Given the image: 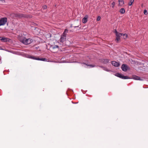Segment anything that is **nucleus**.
Here are the masks:
<instances>
[{
	"mask_svg": "<svg viewBox=\"0 0 148 148\" xmlns=\"http://www.w3.org/2000/svg\"><path fill=\"white\" fill-rule=\"evenodd\" d=\"M39 47H36V49H38V48H39Z\"/></svg>",
	"mask_w": 148,
	"mask_h": 148,
	"instance_id": "31",
	"label": "nucleus"
},
{
	"mask_svg": "<svg viewBox=\"0 0 148 148\" xmlns=\"http://www.w3.org/2000/svg\"><path fill=\"white\" fill-rule=\"evenodd\" d=\"M59 47H50V50L53 53H55L56 52V51H53V50L55 49L58 48Z\"/></svg>",
	"mask_w": 148,
	"mask_h": 148,
	"instance_id": "13",
	"label": "nucleus"
},
{
	"mask_svg": "<svg viewBox=\"0 0 148 148\" xmlns=\"http://www.w3.org/2000/svg\"><path fill=\"white\" fill-rule=\"evenodd\" d=\"M28 57L34 60H41L44 61H47V59L45 58H39L38 57H36L34 56H31L30 55H28Z\"/></svg>",
	"mask_w": 148,
	"mask_h": 148,
	"instance_id": "2",
	"label": "nucleus"
},
{
	"mask_svg": "<svg viewBox=\"0 0 148 148\" xmlns=\"http://www.w3.org/2000/svg\"><path fill=\"white\" fill-rule=\"evenodd\" d=\"M28 34L26 32H23L22 34L21 35V36H20V37L19 38L22 36H24V37H25V36H27V35Z\"/></svg>",
	"mask_w": 148,
	"mask_h": 148,
	"instance_id": "18",
	"label": "nucleus"
},
{
	"mask_svg": "<svg viewBox=\"0 0 148 148\" xmlns=\"http://www.w3.org/2000/svg\"><path fill=\"white\" fill-rule=\"evenodd\" d=\"M2 40L1 41L2 42H6L8 41L9 40V38L2 37V38H1Z\"/></svg>",
	"mask_w": 148,
	"mask_h": 148,
	"instance_id": "14",
	"label": "nucleus"
},
{
	"mask_svg": "<svg viewBox=\"0 0 148 148\" xmlns=\"http://www.w3.org/2000/svg\"><path fill=\"white\" fill-rule=\"evenodd\" d=\"M47 47L46 48H47V47Z\"/></svg>",
	"mask_w": 148,
	"mask_h": 148,
	"instance_id": "35",
	"label": "nucleus"
},
{
	"mask_svg": "<svg viewBox=\"0 0 148 148\" xmlns=\"http://www.w3.org/2000/svg\"><path fill=\"white\" fill-rule=\"evenodd\" d=\"M7 22L6 17L2 18L0 19V26L5 25Z\"/></svg>",
	"mask_w": 148,
	"mask_h": 148,
	"instance_id": "3",
	"label": "nucleus"
},
{
	"mask_svg": "<svg viewBox=\"0 0 148 148\" xmlns=\"http://www.w3.org/2000/svg\"><path fill=\"white\" fill-rule=\"evenodd\" d=\"M39 51H42H42H41V50H40H40H39Z\"/></svg>",
	"mask_w": 148,
	"mask_h": 148,
	"instance_id": "33",
	"label": "nucleus"
},
{
	"mask_svg": "<svg viewBox=\"0 0 148 148\" xmlns=\"http://www.w3.org/2000/svg\"><path fill=\"white\" fill-rule=\"evenodd\" d=\"M115 75L123 79H127L130 78L128 76H124L123 75L118 73H116Z\"/></svg>",
	"mask_w": 148,
	"mask_h": 148,
	"instance_id": "4",
	"label": "nucleus"
},
{
	"mask_svg": "<svg viewBox=\"0 0 148 148\" xmlns=\"http://www.w3.org/2000/svg\"><path fill=\"white\" fill-rule=\"evenodd\" d=\"M99 67H101V68H102L104 70H105L107 71H109L105 67H104L102 66H99Z\"/></svg>",
	"mask_w": 148,
	"mask_h": 148,
	"instance_id": "16",
	"label": "nucleus"
},
{
	"mask_svg": "<svg viewBox=\"0 0 148 148\" xmlns=\"http://www.w3.org/2000/svg\"><path fill=\"white\" fill-rule=\"evenodd\" d=\"M2 38V37H0V40H2L1 38Z\"/></svg>",
	"mask_w": 148,
	"mask_h": 148,
	"instance_id": "30",
	"label": "nucleus"
},
{
	"mask_svg": "<svg viewBox=\"0 0 148 148\" xmlns=\"http://www.w3.org/2000/svg\"><path fill=\"white\" fill-rule=\"evenodd\" d=\"M109 61L110 60L108 59H101L99 60L100 62L104 64H106L108 63Z\"/></svg>",
	"mask_w": 148,
	"mask_h": 148,
	"instance_id": "7",
	"label": "nucleus"
},
{
	"mask_svg": "<svg viewBox=\"0 0 148 148\" xmlns=\"http://www.w3.org/2000/svg\"><path fill=\"white\" fill-rule=\"evenodd\" d=\"M0 1H1L2 2V3H5V0H0Z\"/></svg>",
	"mask_w": 148,
	"mask_h": 148,
	"instance_id": "29",
	"label": "nucleus"
},
{
	"mask_svg": "<svg viewBox=\"0 0 148 148\" xmlns=\"http://www.w3.org/2000/svg\"><path fill=\"white\" fill-rule=\"evenodd\" d=\"M66 36L62 34L60 39V42L63 43L64 42L66 39Z\"/></svg>",
	"mask_w": 148,
	"mask_h": 148,
	"instance_id": "6",
	"label": "nucleus"
},
{
	"mask_svg": "<svg viewBox=\"0 0 148 148\" xmlns=\"http://www.w3.org/2000/svg\"><path fill=\"white\" fill-rule=\"evenodd\" d=\"M114 32L115 33L116 35L117 34H118L119 33L118 32H117L116 29L115 30V31H114Z\"/></svg>",
	"mask_w": 148,
	"mask_h": 148,
	"instance_id": "28",
	"label": "nucleus"
},
{
	"mask_svg": "<svg viewBox=\"0 0 148 148\" xmlns=\"http://www.w3.org/2000/svg\"><path fill=\"white\" fill-rule=\"evenodd\" d=\"M144 13L145 15H147L148 14L147 11L146 10H145L144 11Z\"/></svg>",
	"mask_w": 148,
	"mask_h": 148,
	"instance_id": "24",
	"label": "nucleus"
},
{
	"mask_svg": "<svg viewBox=\"0 0 148 148\" xmlns=\"http://www.w3.org/2000/svg\"><path fill=\"white\" fill-rule=\"evenodd\" d=\"M68 32V30L66 29H64V32L62 34L66 36V34Z\"/></svg>",
	"mask_w": 148,
	"mask_h": 148,
	"instance_id": "17",
	"label": "nucleus"
},
{
	"mask_svg": "<svg viewBox=\"0 0 148 148\" xmlns=\"http://www.w3.org/2000/svg\"><path fill=\"white\" fill-rule=\"evenodd\" d=\"M0 49H2L3 50H5V51H6L9 52L10 51L7 49H3L2 48V47H0Z\"/></svg>",
	"mask_w": 148,
	"mask_h": 148,
	"instance_id": "25",
	"label": "nucleus"
},
{
	"mask_svg": "<svg viewBox=\"0 0 148 148\" xmlns=\"http://www.w3.org/2000/svg\"><path fill=\"white\" fill-rule=\"evenodd\" d=\"M134 2V0H130V2L128 3V5L129 6H131Z\"/></svg>",
	"mask_w": 148,
	"mask_h": 148,
	"instance_id": "19",
	"label": "nucleus"
},
{
	"mask_svg": "<svg viewBox=\"0 0 148 148\" xmlns=\"http://www.w3.org/2000/svg\"><path fill=\"white\" fill-rule=\"evenodd\" d=\"M78 27V26H75V27H75H75Z\"/></svg>",
	"mask_w": 148,
	"mask_h": 148,
	"instance_id": "32",
	"label": "nucleus"
},
{
	"mask_svg": "<svg viewBox=\"0 0 148 148\" xmlns=\"http://www.w3.org/2000/svg\"><path fill=\"white\" fill-rule=\"evenodd\" d=\"M100 19H101V17L100 16H98L97 17V21H99L100 20Z\"/></svg>",
	"mask_w": 148,
	"mask_h": 148,
	"instance_id": "27",
	"label": "nucleus"
},
{
	"mask_svg": "<svg viewBox=\"0 0 148 148\" xmlns=\"http://www.w3.org/2000/svg\"><path fill=\"white\" fill-rule=\"evenodd\" d=\"M123 33H119L117 34H116L115 41L116 42H118L120 40V37L123 36Z\"/></svg>",
	"mask_w": 148,
	"mask_h": 148,
	"instance_id": "5",
	"label": "nucleus"
},
{
	"mask_svg": "<svg viewBox=\"0 0 148 148\" xmlns=\"http://www.w3.org/2000/svg\"><path fill=\"white\" fill-rule=\"evenodd\" d=\"M111 64L114 66L118 67L119 65V63L116 61H113L111 62Z\"/></svg>",
	"mask_w": 148,
	"mask_h": 148,
	"instance_id": "10",
	"label": "nucleus"
},
{
	"mask_svg": "<svg viewBox=\"0 0 148 148\" xmlns=\"http://www.w3.org/2000/svg\"><path fill=\"white\" fill-rule=\"evenodd\" d=\"M119 12L121 13L122 14H123L125 12V10L124 8H122L121 9H120Z\"/></svg>",
	"mask_w": 148,
	"mask_h": 148,
	"instance_id": "15",
	"label": "nucleus"
},
{
	"mask_svg": "<svg viewBox=\"0 0 148 148\" xmlns=\"http://www.w3.org/2000/svg\"><path fill=\"white\" fill-rule=\"evenodd\" d=\"M123 38L124 39H126L127 37H128V35L127 34H123Z\"/></svg>",
	"mask_w": 148,
	"mask_h": 148,
	"instance_id": "21",
	"label": "nucleus"
},
{
	"mask_svg": "<svg viewBox=\"0 0 148 148\" xmlns=\"http://www.w3.org/2000/svg\"><path fill=\"white\" fill-rule=\"evenodd\" d=\"M128 67L127 65L123 64L121 66V69L123 71H126L127 70Z\"/></svg>",
	"mask_w": 148,
	"mask_h": 148,
	"instance_id": "8",
	"label": "nucleus"
},
{
	"mask_svg": "<svg viewBox=\"0 0 148 148\" xmlns=\"http://www.w3.org/2000/svg\"><path fill=\"white\" fill-rule=\"evenodd\" d=\"M115 5V3L114 1H113L112 2V3L111 4V7H112V8H114V6Z\"/></svg>",
	"mask_w": 148,
	"mask_h": 148,
	"instance_id": "22",
	"label": "nucleus"
},
{
	"mask_svg": "<svg viewBox=\"0 0 148 148\" xmlns=\"http://www.w3.org/2000/svg\"><path fill=\"white\" fill-rule=\"evenodd\" d=\"M16 16L19 17H21L23 16V15L21 14H17Z\"/></svg>",
	"mask_w": 148,
	"mask_h": 148,
	"instance_id": "23",
	"label": "nucleus"
},
{
	"mask_svg": "<svg viewBox=\"0 0 148 148\" xmlns=\"http://www.w3.org/2000/svg\"><path fill=\"white\" fill-rule=\"evenodd\" d=\"M88 17V16L86 15L82 19V22L83 23H85L87 22Z\"/></svg>",
	"mask_w": 148,
	"mask_h": 148,
	"instance_id": "11",
	"label": "nucleus"
},
{
	"mask_svg": "<svg viewBox=\"0 0 148 148\" xmlns=\"http://www.w3.org/2000/svg\"><path fill=\"white\" fill-rule=\"evenodd\" d=\"M118 1L119 2V6H122L124 4V2L123 0H118Z\"/></svg>",
	"mask_w": 148,
	"mask_h": 148,
	"instance_id": "12",
	"label": "nucleus"
},
{
	"mask_svg": "<svg viewBox=\"0 0 148 148\" xmlns=\"http://www.w3.org/2000/svg\"><path fill=\"white\" fill-rule=\"evenodd\" d=\"M20 41L25 45H28L32 42L33 40L31 38H26L25 37L23 36L19 38Z\"/></svg>",
	"mask_w": 148,
	"mask_h": 148,
	"instance_id": "1",
	"label": "nucleus"
},
{
	"mask_svg": "<svg viewBox=\"0 0 148 148\" xmlns=\"http://www.w3.org/2000/svg\"><path fill=\"white\" fill-rule=\"evenodd\" d=\"M83 63L85 64L86 65H87L88 66H90L91 67H95V65H92V64L89 65V64H86V63Z\"/></svg>",
	"mask_w": 148,
	"mask_h": 148,
	"instance_id": "20",
	"label": "nucleus"
},
{
	"mask_svg": "<svg viewBox=\"0 0 148 148\" xmlns=\"http://www.w3.org/2000/svg\"><path fill=\"white\" fill-rule=\"evenodd\" d=\"M56 46H57V47H58V45H56Z\"/></svg>",
	"mask_w": 148,
	"mask_h": 148,
	"instance_id": "34",
	"label": "nucleus"
},
{
	"mask_svg": "<svg viewBox=\"0 0 148 148\" xmlns=\"http://www.w3.org/2000/svg\"><path fill=\"white\" fill-rule=\"evenodd\" d=\"M132 78L137 80H142V79H141L140 77L136 75H132Z\"/></svg>",
	"mask_w": 148,
	"mask_h": 148,
	"instance_id": "9",
	"label": "nucleus"
},
{
	"mask_svg": "<svg viewBox=\"0 0 148 148\" xmlns=\"http://www.w3.org/2000/svg\"><path fill=\"white\" fill-rule=\"evenodd\" d=\"M47 8V6L46 5H44L42 6V8L44 10L46 9Z\"/></svg>",
	"mask_w": 148,
	"mask_h": 148,
	"instance_id": "26",
	"label": "nucleus"
}]
</instances>
